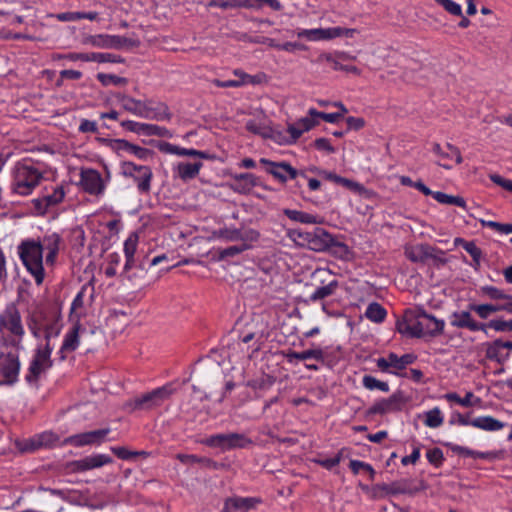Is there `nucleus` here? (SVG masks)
<instances>
[{"label":"nucleus","mask_w":512,"mask_h":512,"mask_svg":"<svg viewBox=\"0 0 512 512\" xmlns=\"http://www.w3.org/2000/svg\"><path fill=\"white\" fill-rule=\"evenodd\" d=\"M51 494L56 495L63 500L79 506H90L88 490H65V489H49Z\"/></svg>","instance_id":"nucleus-24"},{"label":"nucleus","mask_w":512,"mask_h":512,"mask_svg":"<svg viewBox=\"0 0 512 512\" xmlns=\"http://www.w3.org/2000/svg\"><path fill=\"white\" fill-rule=\"evenodd\" d=\"M309 115L316 116V118H321L329 123H337L343 117V114L319 112L314 108L309 109Z\"/></svg>","instance_id":"nucleus-57"},{"label":"nucleus","mask_w":512,"mask_h":512,"mask_svg":"<svg viewBox=\"0 0 512 512\" xmlns=\"http://www.w3.org/2000/svg\"><path fill=\"white\" fill-rule=\"evenodd\" d=\"M111 434L110 429H99L89 432L80 433L60 440L58 436L52 432H44L36 435L23 442L16 441L17 448H45L49 446H100L105 444L108 436Z\"/></svg>","instance_id":"nucleus-1"},{"label":"nucleus","mask_w":512,"mask_h":512,"mask_svg":"<svg viewBox=\"0 0 512 512\" xmlns=\"http://www.w3.org/2000/svg\"><path fill=\"white\" fill-rule=\"evenodd\" d=\"M18 255L26 270L34 278L39 286L45 278L43 266V253L39 241L35 239H25L17 247Z\"/></svg>","instance_id":"nucleus-5"},{"label":"nucleus","mask_w":512,"mask_h":512,"mask_svg":"<svg viewBox=\"0 0 512 512\" xmlns=\"http://www.w3.org/2000/svg\"><path fill=\"white\" fill-rule=\"evenodd\" d=\"M260 500L257 498H240L233 497L228 498L225 501L224 507L221 512H234L236 510H241L246 512L255 507Z\"/></svg>","instance_id":"nucleus-28"},{"label":"nucleus","mask_w":512,"mask_h":512,"mask_svg":"<svg viewBox=\"0 0 512 512\" xmlns=\"http://www.w3.org/2000/svg\"><path fill=\"white\" fill-rule=\"evenodd\" d=\"M341 457L342 453L339 452L333 457H324L322 455H319L316 458L312 459V461L330 470L339 464V462L341 461Z\"/></svg>","instance_id":"nucleus-54"},{"label":"nucleus","mask_w":512,"mask_h":512,"mask_svg":"<svg viewBox=\"0 0 512 512\" xmlns=\"http://www.w3.org/2000/svg\"><path fill=\"white\" fill-rule=\"evenodd\" d=\"M299 38H306L310 41L318 40H331L333 39L332 27L331 28H315V29H302L297 32Z\"/></svg>","instance_id":"nucleus-33"},{"label":"nucleus","mask_w":512,"mask_h":512,"mask_svg":"<svg viewBox=\"0 0 512 512\" xmlns=\"http://www.w3.org/2000/svg\"><path fill=\"white\" fill-rule=\"evenodd\" d=\"M489 178L496 185L502 187L503 189L509 192H512V180L505 179L498 174H490Z\"/></svg>","instance_id":"nucleus-62"},{"label":"nucleus","mask_w":512,"mask_h":512,"mask_svg":"<svg viewBox=\"0 0 512 512\" xmlns=\"http://www.w3.org/2000/svg\"><path fill=\"white\" fill-rule=\"evenodd\" d=\"M80 186L86 193L94 196L102 195L105 191L102 176L94 169H81Z\"/></svg>","instance_id":"nucleus-16"},{"label":"nucleus","mask_w":512,"mask_h":512,"mask_svg":"<svg viewBox=\"0 0 512 512\" xmlns=\"http://www.w3.org/2000/svg\"><path fill=\"white\" fill-rule=\"evenodd\" d=\"M346 123L349 130L358 131L365 126V120L362 117L349 116L346 118Z\"/></svg>","instance_id":"nucleus-64"},{"label":"nucleus","mask_w":512,"mask_h":512,"mask_svg":"<svg viewBox=\"0 0 512 512\" xmlns=\"http://www.w3.org/2000/svg\"><path fill=\"white\" fill-rule=\"evenodd\" d=\"M215 235L223 239L225 241H257L260 237V234L258 231L250 229L247 231H242L238 228H222L215 232Z\"/></svg>","instance_id":"nucleus-20"},{"label":"nucleus","mask_w":512,"mask_h":512,"mask_svg":"<svg viewBox=\"0 0 512 512\" xmlns=\"http://www.w3.org/2000/svg\"><path fill=\"white\" fill-rule=\"evenodd\" d=\"M201 445L219 448H244L252 444L244 434L225 433L204 437L198 442Z\"/></svg>","instance_id":"nucleus-12"},{"label":"nucleus","mask_w":512,"mask_h":512,"mask_svg":"<svg viewBox=\"0 0 512 512\" xmlns=\"http://www.w3.org/2000/svg\"><path fill=\"white\" fill-rule=\"evenodd\" d=\"M131 178L137 184V189L140 193L148 194L150 192L153 173L149 166L140 169V171Z\"/></svg>","instance_id":"nucleus-32"},{"label":"nucleus","mask_w":512,"mask_h":512,"mask_svg":"<svg viewBox=\"0 0 512 512\" xmlns=\"http://www.w3.org/2000/svg\"><path fill=\"white\" fill-rule=\"evenodd\" d=\"M38 241L40 243L42 253L46 251V264L53 266L60 250V244L62 242L61 236L58 233L53 232L44 235L43 238Z\"/></svg>","instance_id":"nucleus-19"},{"label":"nucleus","mask_w":512,"mask_h":512,"mask_svg":"<svg viewBox=\"0 0 512 512\" xmlns=\"http://www.w3.org/2000/svg\"><path fill=\"white\" fill-rule=\"evenodd\" d=\"M338 287V282L333 280L329 282L327 285L318 287L310 296V301L316 302L322 299H325L332 294H334L335 290Z\"/></svg>","instance_id":"nucleus-42"},{"label":"nucleus","mask_w":512,"mask_h":512,"mask_svg":"<svg viewBox=\"0 0 512 512\" xmlns=\"http://www.w3.org/2000/svg\"><path fill=\"white\" fill-rule=\"evenodd\" d=\"M248 248H249V245H247L246 243H242L240 245H234V246H230V247H227L224 249H219L218 250V258L220 260L231 258L236 255H239L240 253L244 252Z\"/></svg>","instance_id":"nucleus-51"},{"label":"nucleus","mask_w":512,"mask_h":512,"mask_svg":"<svg viewBox=\"0 0 512 512\" xmlns=\"http://www.w3.org/2000/svg\"><path fill=\"white\" fill-rule=\"evenodd\" d=\"M231 179V189L241 194L249 193L258 184L257 177L252 173L232 174Z\"/></svg>","instance_id":"nucleus-23"},{"label":"nucleus","mask_w":512,"mask_h":512,"mask_svg":"<svg viewBox=\"0 0 512 512\" xmlns=\"http://www.w3.org/2000/svg\"><path fill=\"white\" fill-rule=\"evenodd\" d=\"M471 425L487 431H496L504 426L502 422L490 416L478 417L471 421Z\"/></svg>","instance_id":"nucleus-38"},{"label":"nucleus","mask_w":512,"mask_h":512,"mask_svg":"<svg viewBox=\"0 0 512 512\" xmlns=\"http://www.w3.org/2000/svg\"><path fill=\"white\" fill-rule=\"evenodd\" d=\"M349 467L352 470L354 474L360 473V467H365V472L369 474V477L371 480L374 479L375 476V470L373 467L365 462L358 461V460H351L349 463Z\"/></svg>","instance_id":"nucleus-59"},{"label":"nucleus","mask_w":512,"mask_h":512,"mask_svg":"<svg viewBox=\"0 0 512 512\" xmlns=\"http://www.w3.org/2000/svg\"><path fill=\"white\" fill-rule=\"evenodd\" d=\"M138 235L132 233L124 242V253L126 262L124 265V272L127 273L134 266V255L137 249Z\"/></svg>","instance_id":"nucleus-34"},{"label":"nucleus","mask_w":512,"mask_h":512,"mask_svg":"<svg viewBox=\"0 0 512 512\" xmlns=\"http://www.w3.org/2000/svg\"><path fill=\"white\" fill-rule=\"evenodd\" d=\"M119 459L126 461H136L138 459H145L150 456L147 450H113Z\"/></svg>","instance_id":"nucleus-46"},{"label":"nucleus","mask_w":512,"mask_h":512,"mask_svg":"<svg viewBox=\"0 0 512 512\" xmlns=\"http://www.w3.org/2000/svg\"><path fill=\"white\" fill-rule=\"evenodd\" d=\"M485 346H486L485 356L487 359L496 361L497 363L501 364L509 358V353H506V354L502 353L503 349L500 345V339H496L492 342H488L485 344Z\"/></svg>","instance_id":"nucleus-35"},{"label":"nucleus","mask_w":512,"mask_h":512,"mask_svg":"<svg viewBox=\"0 0 512 512\" xmlns=\"http://www.w3.org/2000/svg\"><path fill=\"white\" fill-rule=\"evenodd\" d=\"M345 188H347L350 191L361 193L364 191V187L362 184L355 182L353 180H350L348 178L341 177L339 184Z\"/></svg>","instance_id":"nucleus-61"},{"label":"nucleus","mask_w":512,"mask_h":512,"mask_svg":"<svg viewBox=\"0 0 512 512\" xmlns=\"http://www.w3.org/2000/svg\"><path fill=\"white\" fill-rule=\"evenodd\" d=\"M304 239L310 249L325 251L334 244V238L322 228H316L313 232H306Z\"/></svg>","instance_id":"nucleus-18"},{"label":"nucleus","mask_w":512,"mask_h":512,"mask_svg":"<svg viewBox=\"0 0 512 512\" xmlns=\"http://www.w3.org/2000/svg\"><path fill=\"white\" fill-rule=\"evenodd\" d=\"M26 323L31 334L36 339L44 338L46 343L60 333V315L51 308L36 306L28 310Z\"/></svg>","instance_id":"nucleus-3"},{"label":"nucleus","mask_w":512,"mask_h":512,"mask_svg":"<svg viewBox=\"0 0 512 512\" xmlns=\"http://www.w3.org/2000/svg\"><path fill=\"white\" fill-rule=\"evenodd\" d=\"M43 178L42 173L27 163H17L14 169L13 191L19 195H29Z\"/></svg>","instance_id":"nucleus-8"},{"label":"nucleus","mask_w":512,"mask_h":512,"mask_svg":"<svg viewBox=\"0 0 512 512\" xmlns=\"http://www.w3.org/2000/svg\"><path fill=\"white\" fill-rule=\"evenodd\" d=\"M260 163L266 166V172L280 183H286L288 179H296L299 176L306 178L305 171H299L285 161L274 162L266 158H261Z\"/></svg>","instance_id":"nucleus-13"},{"label":"nucleus","mask_w":512,"mask_h":512,"mask_svg":"<svg viewBox=\"0 0 512 512\" xmlns=\"http://www.w3.org/2000/svg\"><path fill=\"white\" fill-rule=\"evenodd\" d=\"M209 7H220L222 9H230L236 7H254L255 4L245 0H211Z\"/></svg>","instance_id":"nucleus-45"},{"label":"nucleus","mask_w":512,"mask_h":512,"mask_svg":"<svg viewBox=\"0 0 512 512\" xmlns=\"http://www.w3.org/2000/svg\"><path fill=\"white\" fill-rule=\"evenodd\" d=\"M25 335L20 311L14 304L8 305L0 314V347L22 349Z\"/></svg>","instance_id":"nucleus-4"},{"label":"nucleus","mask_w":512,"mask_h":512,"mask_svg":"<svg viewBox=\"0 0 512 512\" xmlns=\"http://www.w3.org/2000/svg\"><path fill=\"white\" fill-rule=\"evenodd\" d=\"M144 167V165H136L133 162H123L121 169L122 174L125 177L131 178L132 176H135V174H137L140 171V169H143Z\"/></svg>","instance_id":"nucleus-60"},{"label":"nucleus","mask_w":512,"mask_h":512,"mask_svg":"<svg viewBox=\"0 0 512 512\" xmlns=\"http://www.w3.org/2000/svg\"><path fill=\"white\" fill-rule=\"evenodd\" d=\"M284 357L286 358L287 362L290 364L295 363V361H306L309 359H314L323 365L327 364L325 352L323 351V349H321L319 347L308 349V350H305L302 352L288 350L287 352L284 353Z\"/></svg>","instance_id":"nucleus-22"},{"label":"nucleus","mask_w":512,"mask_h":512,"mask_svg":"<svg viewBox=\"0 0 512 512\" xmlns=\"http://www.w3.org/2000/svg\"><path fill=\"white\" fill-rule=\"evenodd\" d=\"M283 213L292 221L304 224H318L320 223L319 217L303 211L284 209Z\"/></svg>","instance_id":"nucleus-37"},{"label":"nucleus","mask_w":512,"mask_h":512,"mask_svg":"<svg viewBox=\"0 0 512 512\" xmlns=\"http://www.w3.org/2000/svg\"><path fill=\"white\" fill-rule=\"evenodd\" d=\"M65 192L63 187H56L52 194L33 201L35 209L40 214H45L49 207L56 206L63 201Z\"/></svg>","instance_id":"nucleus-25"},{"label":"nucleus","mask_w":512,"mask_h":512,"mask_svg":"<svg viewBox=\"0 0 512 512\" xmlns=\"http://www.w3.org/2000/svg\"><path fill=\"white\" fill-rule=\"evenodd\" d=\"M470 311L475 312L481 319H487L492 314L498 312L499 307H496L494 304H469L468 306Z\"/></svg>","instance_id":"nucleus-47"},{"label":"nucleus","mask_w":512,"mask_h":512,"mask_svg":"<svg viewBox=\"0 0 512 512\" xmlns=\"http://www.w3.org/2000/svg\"><path fill=\"white\" fill-rule=\"evenodd\" d=\"M489 178L496 185L502 187L503 189L509 192H512V180L505 179L498 174H490Z\"/></svg>","instance_id":"nucleus-63"},{"label":"nucleus","mask_w":512,"mask_h":512,"mask_svg":"<svg viewBox=\"0 0 512 512\" xmlns=\"http://www.w3.org/2000/svg\"><path fill=\"white\" fill-rule=\"evenodd\" d=\"M79 329H80V324L77 321L73 325L71 330L66 334L63 344L60 349L61 359H65V357H66L65 353L72 352L78 347Z\"/></svg>","instance_id":"nucleus-31"},{"label":"nucleus","mask_w":512,"mask_h":512,"mask_svg":"<svg viewBox=\"0 0 512 512\" xmlns=\"http://www.w3.org/2000/svg\"><path fill=\"white\" fill-rule=\"evenodd\" d=\"M457 452L458 456L464 460L466 459H474V460H486V461H494L501 460L504 458L503 450H488L485 452H480L477 450H454Z\"/></svg>","instance_id":"nucleus-26"},{"label":"nucleus","mask_w":512,"mask_h":512,"mask_svg":"<svg viewBox=\"0 0 512 512\" xmlns=\"http://www.w3.org/2000/svg\"><path fill=\"white\" fill-rule=\"evenodd\" d=\"M92 58L94 62L98 63H122L124 62V59L119 56L112 53H92Z\"/></svg>","instance_id":"nucleus-55"},{"label":"nucleus","mask_w":512,"mask_h":512,"mask_svg":"<svg viewBox=\"0 0 512 512\" xmlns=\"http://www.w3.org/2000/svg\"><path fill=\"white\" fill-rule=\"evenodd\" d=\"M431 251H433V246L429 244H419L406 248L405 255L412 262L424 263L429 259V256H431Z\"/></svg>","instance_id":"nucleus-30"},{"label":"nucleus","mask_w":512,"mask_h":512,"mask_svg":"<svg viewBox=\"0 0 512 512\" xmlns=\"http://www.w3.org/2000/svg\"><path fill=\"white\" fill-rule=\"evenodd\" d=\"M417 488H411L410 483L406 479L391 482L389 484L380 483L371 487V498L381 499L387 496H395L400 494H414Z\"/></svg>","instance_id":"nucleus-14"},{"label":"nucleus","mask_w":512,"mask_h":512,"mask_svg":"<svg viewBox=\"0 0 512 512\" xmlns=\"http://www.w3.org/2000/svg\"><path fill=\"white\" fill-rule=\"evenodd\" d=\"M113 148L118 152L124 151V152L130 153V154H133L136 157H138L139 159H143V160L147 159V157L152 154L151 150L144 148V147L134 145V144H132L126 140H123V139L114 140Z\"/></svg>","instance_id":"nucleus-29"},{"label":"nucleus","mask_w":512,"mask_h":512,"mask_svg":"<svg viewBox=\"0 0 512 512\" xmlns=\"http://www.w3.org/2000/svg\"><path fill=\"white\" fill-rule=\"evenodd\" d=\"M53 348L50 343H46L43 347H38L30 362L25 380L28 384L37 386L42 374L53 366L51 359Z\"/></svg>","instance_id":"nucleus-9"},{"label":"nucleus","mask_w":512,"mask_h":512,"mask_svg":"<svg viewBox=\"0 0 512 512\" xmlns=\"http://www.w3.org/2000/svg\"><path fill=\"white\" fill-rule=\"evenodd\" d=\"M112 462V458L105 454H96L81 460L67 462L64 469L67 473L84 472L102 467Z\"/></svg>","instance_id":"nucleus-15"},{"label":"nucleus","mask_w":512,"mask_h":512,"mask_svg":"<svg viewBox=\"0 0 512 512\" xmlns=\"http://www.w3.org/2000/svg\"><path fill=\"white\" fill-rule=\"evenodd\" d=\"M406 399L402 392H396L393 393L389 398L382 399L378 402H376L374 405H372L368 413L375 415V414H386L391 412H397L402 409V407L405 405Z\"/></svg>","instance_id":"nucleus-17"},{"label":"nucleus","mask_w":512,"mask_h":512,"mask_svg":"<svg viewBox=\"0 0 512 512\" xmlns=\"http://www.w3.org/2000/svg\"><path fill=\"white\" fill-rule=\"evenodd\" d=\"M363 386L368 390L378 389L383 392L389 391L387 382L380 381L371 375H365L362 379Z\"/></svg>","instance_id":"nucleus-50"},{"label":"nucleus","mask_w":512,"mask_h":512,"mask_svg":"<svg viewBox=\"0 0 512 512\" xmlns=\"http://www.w3.org/2000/svg\"><path fill=\"white\" fill-rule=\"evenodd\" d=\"M424 424L429 428H438L444 422V416L438 407L424 412Z\"/></svg>","instance_id":"nucleus-39"},{"label":"nucleus","mask_w":512,"mask_h":512,"mask_svg":"<svg viewBox=\"0 0 512 512\" xmlns=\"http://www.w3.org/2000/svg\"><path fill=\"white\" fill-rule=\"evenodd\" d=\"M116 98L126 111L136 116L156 121L170 120L171 118L168 107L163 103L153 106L151 100H136L125 94H117Z\"/></svg>","instance_id":"nucleus-6"},{"label":"nucleus","mask_w":512,"mask_h":512,"mask_svg":"<svg viewBox=\"0 0 512 512\" xmlns=\"http://www.w3.org/2000/svg\"><path fill=\"white\" fill-rule=\"evenodd\" d=\"M173 393L174 389L172 385L167 384L128 400L124 404V409L128 413L137 411L148 412L160 407Z\"/></svg>","instance_id":"nucleus-7"},{"label":"nucleus","mask_w":512,"mask_h":512,"mask_svg":"<svg viewBox=\"0 0 512 512\" xmlns=\"http://www.w3.org/2000/svg\"><path fill=\"white\" fill-rule=\"evenodd\" d=\"M234 75L239 77L241 86L246 85V84L257 85V84H262V83L267 82V76L265 73H262V72H260L256 75H249V74L243 72L242 70L237 69L234 71Z\"/></svg>","instance_id":"nucleus-43"},{"label":"nucleus","mask_w":512,"mask_h":512,"mask_svg":"<svg viewBox=\"0 0 512 512\" xmlns=\"http://www.w3.org/2000/svg\"><path fill=\"white\" fill-rule=\"evenodd\" d=\"M318 124L316 116H310L299 119L296 123L288 126V132L291 136V141L295 142L305 132L309 131Z\"/></svg>","instance_id":"nucleus-27"},{"label":"nucleus","mask_w":512,"mask_h":512,"mask_svg":"<svg viewBox=\"0 0 512 512\" xmlns=\"http://www.w3.org/2000/svg\"><path fill=\"white\" fill-rule=\"evenodd\" d=\"M16 348L0 347V376L4 384H14L20 371L19 351Z\"/></svg>","instance_id":"nucleus-10"},{"label":"nucleus","mask_w":512,"mask_h":512,"mask_svg":"<svg viewBox=\"0 0 512 512\" xmlns=\"http://www.w3.org/2000/svg\"><path fill=\"white\" fill-rule=\"evenodd\" d=\"M479 293L481 296L495 301H498L501 298H507V294L503 290L490 285L482 286Z\"/></svg>","instance_id":"nucleus-52"},{"label":"nucleus","mask_w":512,"mask_h":512,"mask_svg":"<svg viewBox=\"0 0 512 512\" xmlns=\"http://www.w3.org/2000/svg\"><path fill=\"white\" fill-rule=\"evenodd\" d=\"M87 292H90V297L93 296V287H90L88 285H84L81 290L78 292L76 297L74 298L72 305H71V313L76 315L77 318L81 315V310L84 307V296Z\"/></svg>","instance_id":"nucleus-41"},{"label":"nucleus","mask_w":512,"mask_h":512,"mask_svg":"<svg viewBox=\"0 0 512 512\" xmlns=\"http://www.w3.org/2000/svg\"><path fill=\"white\" fill-rule=\"evenodd\" d=\"M176 457L184 464L199 463L204 466H212L214 468L217 467L216 463H214L211 459L206 458V457H198L196 455H190V454H177Z\"/></svg>","instance_id":"nucleus-48"},{"label":"nucleus","mask_w":512,"mask_h":512,"mask_svg":"<svg viewBox=\"0 0 512 512\" xmlns=\"http://www.w3.org/2000/svg\"><path fill=\"white\" fill-rule=\"evenodd\" d=\"M202 167L201 162L189 163V162H180L177 165V174L180 179L183 181L194 179L198 174Z\"/></svg>","instance_id":"nucleus-36"},{"label":"nucleus","mask_w":512,"mask_h":512,"mask_svg":"<svg viewBox=\"0 0 512 512\" xmlns=\"http://www.w3.org/2000/svg\"><path fill=\"white\" fill-rule=\"evenodd\" d=\"M433 198L441 204L455 205L458 207L466 208V202L464 198L460 196L448 195L446 193L437 191L435 194H433Z\"/></svg>","instance_id":"nucleus-44"},{"label":"nucleus","mask_w":512,"mask_h":512,"mask_svg":"<svg viewBox=\"0 0 512 512\" xmlns=\"http://www.w3.org/2000/svg\"><path fill=\"white\" fill-rule=\"evenodd\" d=\"M386 315L387 312L384 307L377 302L369 304L365 312V316L375 323L383 322Z\"/></svg>","instance_id":"nucleus-40"},{"label":"nucleus","mask_w":512,"mask_h":512,"mask_svg":"<svg viewBox=\"0 0 512 512\" xmlns=\"http://www.w3.org/2000/svg\"><path fill=\"white\" fill-rule=\"evenodd\" d=\"M444 326L443 320L436 319L421 308L407 310L404 319L398 321L396 325L399 333L414 338H421L425 335L437 336L443 332Z\"/></svg>","instance_id":"nucleus-2"},{"label":"nucleus","mask_w":512,"mask_h":512,"mask_svg":"<svg viewBox=\"0 0 512 512\" xmlns=\"http://www.w3.org/2000/svg\"><path fill=\"white\" fill-rule=\"evenodd\" d=\"M486 329L490 328L497 332H512V319L511 320H502V319H493L487 323Z\"/></svg>","instance_id":"nucleus-53"},{"label":"nucleus","mask_w":512,"mask_h":512,"mask_svg":"<svg viewBox=\"0 0 512 512\" xmlns=\"http://www.w3.org/2000/svg\"><path fill=\"white\" fill-rule=\"evenodd\" d=\"M435 2L442 6L449 14L453 16H462L461 6L453 0H435Z\"/></svg>","instance_id":"nucleus-56"},{"label":"nucleus","mask_w":512,"mask_h":512,"mask_svg":"<svg viewBox=\"0 0 512 512\" xmlns=\"http://www.w3.org/2000/svg\"><path fill=\"white\" fill-rule=\"evenodd\" d=\"M450 324L456 328H466L470 331H486L484 323L477 322L473 319L470 310L454 312L451 316Z\"/></svg>","instance_id":"nucleus-21"},{"label":"nucleus","mask_w":512,"mask_h":512,"mask_svg":"<svg viewBox=\"0 0 512 512\" xmlns=\"http://www.w3.org/2000/svg\"><path fill=\"white\" fill-rule=\"evenodd\" d=\"M464 249L470 256L473 258L474 266L477 269L480 266V259L482 256V251L473 241H469V243H465Z\"/></svg>","instance_id":"nucleus-58"},{"label":"nucleus","mask_w":512,"mask_h":512,"mask_svg":"<svg viewBox=\"0 0 512 512\" xmlns=\"http://www.w3.org/2000/svg\"><path fill=\"white\" fill-rule=\"evenodd\" d=\"M97 79L103 86L115 85L124 86L128 83V80L124 77H120L114 74L99 73Z\"/></svg>","instance_id":"nucleus-49"},{"label":"nucleus","mask_w":512,"mask_h":512,"mask_svg":"<svg viewBox=\"0 0 512 512\" xmlns=\"http://www.w3.org/2000/svg\"><path fill=\"white\" fill-rule=\"evenodd\" d=\"M83 45H90L102 49H122L123 47H137L138 40H133L124 36L98 34L83 35L81 39Z\"/></svg>","instance_id":"nucleus-11"}]
</instances>
